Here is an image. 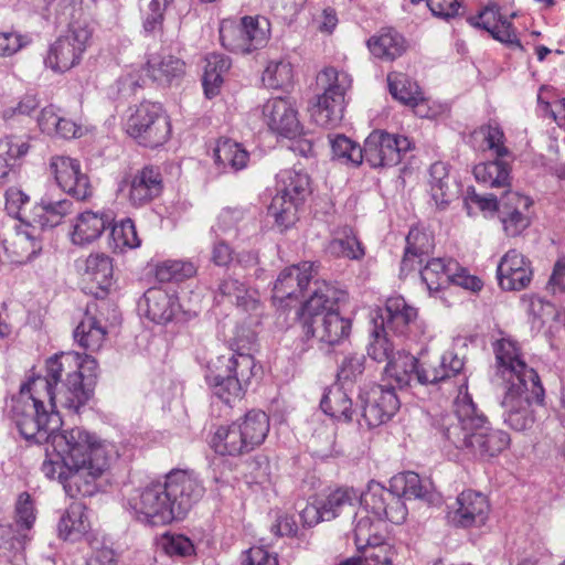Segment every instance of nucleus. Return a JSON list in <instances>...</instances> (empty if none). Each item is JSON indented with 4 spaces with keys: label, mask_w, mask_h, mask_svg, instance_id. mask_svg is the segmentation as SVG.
I'll return each mask as SVG.
<instances>
[{
    "label": "nucleus",
    "mask_w": 565,
    "mask_h": 565,
    "mask_svg": "<svg viewBox=\"0 0 565 565\" xmlns=\"http://www.w3.org/2000/svg\"><path fill=\"white\" fill-rule=\"evenodd\" d=\"M70 15L66 30L49 45L44 57V65L54 73L62 74L77 66L93 41L94 20L84 2L71 4Z\"/></svg>",
    "instance_id": "0eeeda50"
},
{
    "label": "nucleus",
    "mask_w": 565,
    "mask_h": 565,
    "mask_svg": "<svg viewBox=\"0 0 565 565\" xmlns=\"http://www.w3.org/2000/svg\"><path fill=\"white\" fill-rule=\"evenodd\" d=\"M361 503L380 521L394 524H402L408 513L399 493L375 481H371L366 491L361 494Z\"/></svg>",
    "instance_id": "f3484780"
},
{
    "label": "nucleus",
    "mask_w": 565,
    "mask_h": 565,
    "mask_svg": "<svg viewBox=\"0 0 565 565\" xmlns=\"http://www.w3.org/2000/svg\"><path fill=\"white\" fill-rule=\"evenodd\" d=\"M320 508L324 512L327 521L339 518L342 513L353 510L355 502L360 499L359 494L352 487H339L329 492L318 494Z\"/></svg>",
    "instance_id": "ea45409f"
},
{
    "label": "nucleus",
    "mask_w": 565,
    "mask_h": 565,
    "mask_svg": "<svg viewBox=\"0 0 565 565\" xmlns=\"http://www.w3.org/2000/svg\"><path fill=\"white\" fill-rule=\"evenodd\" d=\"M435 247L434 236L420 228L414 226L406 236V246L401 262V273L408 274L414 271L417 265L423 263V257L429 255Z\"/></svg>",
    "instance_id": "2f4dec72"
},
{
    "label": "nucleus",
    "mask_w": 565,
    "mask_h": 565,
    "mask_svg": "<svg viewBox=\"0 0 565 565\" xmlns=\"http://www.w3.org/2000/svg\"><path fill=\"white\" fill-rule=\"evenodd\" d=\"M50 169L60 188L78 201H87L94 189L87 174L82 172L78 160L66 156H54Z\"/></svg>",
    "instance_id": "6ab92c4d"
},
{
    "label": "nucleus",
    "mask_w": 565,
    "mask_h": 565,
    "mask_svg": "<svg viewBox=\"0 0 565 565\" xmlns=\"http://www.w3.org/2000/svg\"><path fill=\"white\" fill-rule=\"evenodd\" d=\"M411 356H405L403 361H392L386 363L385 377L388 381L387 386L394 383L397 387L402 388L411 384L415 377V371L406 365Z\"/></svg>",
    "instance_id": "774afa93"
},
{
    "label": "nucleus",
    "mask_w": 565,
    "mask_h": 565,
    "mask_svg": "<svg viewBox=\"0 0 565 565\" xmlns=\"http://www.w3.org/2000/svg\"><path fill=\"white\" fill-rule=\"evenodd\" d=\"M107 331L88 307L74 331V339L83 349L97 352L106 341Z\"/></svg>",
    "instance_id": "4c0bfd02"
},
{
    "label": "nucleus",
    "mask_w": 565,
    "mask_h": 565,
    "mask_svg": "<svg viewBox=\"0 0 565 565\" xmlns=\"http://www.w3.org/2000/svg\"><path fill=\"white\" fill-rule=\"evenodd\" d=\"M316 274V265L301 262L284 268L273 288V301L282 306L285 300L297 298L308 287Z\"/></svg>",
    "instance_id": "b1692460"
},
{
    "label": "nucleus",
    "mask_w": 565,
    "mask_h": 565,
    "mask_svg": "<svg viewBox=\"0 0 565 565\" xmlns=\"http://www.w3.org/2000/svg\"><path fill=\"white\" fill-rule=\"evenodd\" d=\"M382 319L384 330L406 335L416 324L417 309L409 306L403 297H391L386 300L385 313Z\"/></svg>",
    "instance_id": "7c9ffc66"
},
{
    "label": "nucleus",
    "mask_w": 565,
    "mask_h": 565,
    "mask_svg": "<svg viewBox=\"0 0 565 565\" xmlns=\"http://www.w3.org/2000/svg\"><path fill=\"white\" fill-rule=\"evenodd\" d=\"M391 487L406 499H416L424 497V487L418 473L407 471L402 475L395 476L392 479Z\"/></svg>",
    "instance_id": "680f3d73"
},
{
    "label": "nucleus",
    "mask_w": 565,
    "mask_h": 565,
    "mask_svg": "<svg viewBox=\"0 0 565 565\" xmlns=\"http://www.w3.org/2000/svg\"><path fill=\"white\" fill-rule=\"evenodd\" d=\"M111 247L114 252L124 253L140 246L136 225L131 218H125L111 227Z\"/></svg>",
    "instance_id": "5fc2aeb1"
},
{
    "label": "nucleus",
    "mask_w": 565,
    "mask_h": 565,
    "mask_svg": "<svg viewBox=\"0 0 565 565\" xmlns=\"http://www.w3.org/2000/svg\"><path fill=\"white\" fill-rule=\"evenodd\" d=\"M98 363L95 358L75 351L61 352L45 362V375H32L28 381L42 380L47 384V394L52 386L81 380H96Z\"/></svg>",
    "instance_id": "4468645a"
},
{
    "label": "nucleus",
    "mask_w": 565,
    "mask_h": 565,
    "mask_svg": "<svg viewBox=\"0 0 565 565\" xmlns=\"http://www.w3.org/2000/svg\"><path fill=\"white\" fill-rule=\"evenodd\" d=\"M58 536L64 541L77 542L84 539L90 530L87 509L82 502H73L60 519Z\"/></svg>",
    "instance_id": "f704fd0d"
},
{
    "label": "nucleus",
    "mask_w": 565,
    "mask_h": 565,
    "mask_svg": "<svg viewBox=\"0 0 565 565\" xmlns=\"http://www.w3.org/2000/svg\"><path fill=\"white\" fill-rule=\"evenodd\" d=\"M49 440L55 454L53 459L62 465H84L97 458H111V446L83 427L53 430Z\"/></svg>",
    "instance_id": "6e6552de"
},
{
    "label": "nucleus",
    "mask_w": 565,
    "mask_h": 565,
    "mask_svg": "<svg viewBox=\"0 0 565 565\" xmlns=\"http://www.w3.org/2000/svg\"><path fill=\"white\" fill-rule=\"evenodd\" d=\"M215 454L223 457H241L249 454L235 420L220 425L210 440Z\"/></svg>",
    "instance_id": "c9c22d12"
},
{
    "label": "nucleus",
    "mask_w": 565,
    "mask_h": 565,
    "mask_svg": "<svg viewBox=\"0 0 565 565\" xmlns=\"http://www.w3.org/2000/svg\"><path fill=\"white\" fill-rule=\"evenodd\" d=\"M95 380H81L72 383H62L50 388V397L44 398L49 408L53 412L55 419H58V426L62 424L61 412L65 415H79L90 399L92 385Z\"/></svg>",
    "instance_id": "a211bd4d"
},
{
    "label": "nucleus",
    "mask_w": 565,
    "mask_h": 565,
    "mask_svg": "<svg viewBox=\"0 0 565 565\" xmlns=\"http://www.w3.org/2000/svg\"><path fill=\"white\" fill-rule=\"evenodd\" d=\"M367 355L376 362H392L394 345L388 340L386 330H374L373 340L367 347Z\"/></svg>",
    "instance_id": "69168bd1"
},
{
    "label": "nucleus",
    "mask_w": 565,
    "mask_h": 565,
    "mask_svg": "<svg viewBox=\"0 0 565 565\" xmlns=\"http://www.w3.org/2000/svg\"><path fill=\"white\" fill-rule=\"evenodd\" d=\"M139 308L147 319L163 326L172 322L182 309L178 295L161 287L147 289L139 302Z\"/></svg>",
    "instance_id": "bb28decb"
},
{
    "label": "nucleus",
    "mask_w": 565,
    "mask_h": 565,
    "mask_svg": "<svg viewBox=\"0 0 565 565\" xmlns=\"http://www.w3.org/2000/svg\"><path fill=\"white\" fill-rule=\"evenodd\" d=\"M415 371V377L419 384L447 383L452 381L457 388V397L468 392V379L462 373L463 360L451 351L441 356H430L420 353L418 358L411 356L406 363Z\"/></svg>",
    "instance_id": "f8f14e48"
},
{
    "label": "nucleus",
    "mask_w": 565,
    "mask_h": 565,
    "mask_svg": "<svg viewBox=\"0 0 565 565\" xmlns=\"http://www.w3.org/2000/svg\"><path fill=\"white\" fill-rule=\"evenodd\" d=\"M475 136H480L486 149L492 151L497 158L511 156L510 149L505 146V136L498 124H488L475 130Z\"/></svg>",
    "instance_id": "13d9d810"
},
{
    "label": "nucleus",
    "mask_w": 565,
    "mask_h": 565,
    "mask_svg": "<svg viewBox=\"0 0 565 565\" xmlns=\"http://www.w3.org/2000/svg\"><path fill=\"white\" fill-rule=\"evenodd\" d=\"M318 81L324 86V89H332L333 94L339 93L343 97L352 84L348 73L340 72L333 66L324 67L320 72Z\"/></svg>",
    "instance_id": "0e129e2a"
},
{
    "label": "nucleus",
    "mask_w": 565,
    "mask_h": 565,
    "mask_svg": "<svg viewBox=\"0 0 565 565\" xmlns=\"http://www.w3.org/2000/svg\"><path fill=\"white\" fill-rule=\"evenodd\" d=\"M73 203L68 200L45 201L42 200L30 212L28 224L36 225L41 228L55 227L60 225L63 218L71 213Z\"/></svg>",
    "instance_id": "79ce46f5"
},
{
    "label": "nucleus",
    "mask_w": 565,
    "mask_h": 565,
    "mask_svg": "<svg viewBox=\"0 0 565 565\" xmlns=\"http://www.w3.org/2000/svg\"><path fill=\"white\" fill-rule=\"evenodd\" d=\"M77 268L85 292L96 298H104L108 294L114 273L111 257L104 253H92L77 262Z\"/></svg>",
    "instance_id": "aec40b11"
},
{
    "label": "nucleus",
    "mask_w": 565,
    "mask_h": 565,
    "mask_svg": "<svg viewBox=\"0 0 565 565\" xmlns=\"http://www.w3.org/2000/svg\"><path fill=\"white\" fill-rule=\"evenodd\" d=\"M533 278L531 260L515 248L509 249L497 266L498 285L505 291H520L529 287Z\"/></svg>",
    "instance_id": "4be33fe9"
},
{
    "label": "nucleus",
    "mask_w": 565,
    "mask_h": 565,
    "mask_svg": "<svg viewBox=\"0 0 565 565\" xmlns=\"http://www.w3.org/2000/svg\"><path fill=\"white\" fill-rule=\"evenodd\" d=\"M382 522L379 519L373 521L370 516H362L356 521L354 526V544L358 551L373 543L382 542V539L385 537Z\"/></svg>",
    "instance_id": "4d7b16f0"
},
{
    "label": "nucleus",
    "mask_w": 565,
    "mask_h": 565,
    "mask_svg": "<svg viewBox=\"0 0 565 565\" xmlns=\"http://www.w3.org/2000/svg\"><path fill=\"white\" fill-rule=\"evenodd\" d=\"M363 565H392L394 546L385 537L359 551Z\"/></svg>",
    "instance_id": "bf43d9fd"
},
{
    "label": "nucleus",
    "mask_w": 565,
    "mask_h": 565,
    "mask_svg": "<svg viewBox=\"0 0 565 565\" xmlns=\"http://www.w3.org/2000/svg\"><path fill=\"white\" fill-rule=\"evenodd\" d=\"M482 162L473 168L476 180L489 188L503 189L507 193L511 188V166L503 160Z\"/></svg>",
    "instance_id": "a19ab883"
},
{
    "label": "nucleus",
    "mask_w": 565,
    "mask_h": 565,
    "mask_svg": "<svg viewBox=\"0 0 565 565\" xmlns=\"http://www.w3.org/2000/svg\"><path fill=\"white\" fill-rule=\"evenodd\" d=\"M320 407L324 414L334 419L348 423L353 418L352 401L340 385L334 384L327 388Z\"/></svg>",
    "instance_id": "de8ad7c7"
},
{
    "label": "nucleus",
    "mask_w": 565,
    "mask_h": 565,
    "mask_svg": "<svg viewBox=\"0 0 565 565\" xmlns=\"http://www.w3.org/2000/svg\"><path fill=\"white\" fill-rule=\"evenodd\" d=\"M259 370L252 354L232 349L206 363L204 381L214 397L233 407L244 399Z\"/></svg>",
    "instance_id": "39448f33"
},
{
    "label": "nucleus",
    "mask_w": 565,
    "mask_h": 565,
    "mask_svg": "<svg viewBox=\"0 0 565 565\" xmlns=\"http://www.w3.org/2000/svg\"><path fill=\"white\" fill-rule=\"evenodd\" d=\"M262 81L271 89L289 87L294 81L292 64L284 58L270 61L263 72Z\"/></svg>",
    "instance_id": "864d4df0"
},
{
    "label": "nucleus",
    "mask_w": 565,
    "mask_h": 565,
    "mask_svg": "<svg viewBox=\"0 0 565 565\" xmlns=\"http://www.w3.org/2000/svg\"><path fill=\"white\" fill-rule=\"evenodd\" d=\"M204 491L202 483L191 473L173 470L163 481L136 490L129 497L128 505L138 521L162 526L183 520Z\"/></svg>",
    "instance_id": "f257e3e1"
},
{
    "label": "nucleus",
    "mask_w": 565,
    "mask_h": 565,
    "mask_svg": "<svg viewBox=\"0 0 565 565\" xmlns=\"http://www.w3.org/2000/svg\"><path fill=\"white\" fill-rule=\"evenodd\" d=\"M429 191L436 205L445 206L452 198L449 185V170L445 162L436 161L429 168Z\"/></svg>",
    "instance_id": "3c124183"
},
{
    "label": "nucleus",
    "mask_w": 565,
    "mask_h": 565,
    "mask_svg": "<svg viewBox=\"0 0 565 565\" xmlns=\"http://www.w3.org/2000/svg\"><path fill=\"white\" fill-rule=\"evenodd\" d=\"M262 118L273 134L287 139H294L302 131L298 111L287 98H269L262 107Z\"/></svg>",
    "instance_id": "412c9836"
},
{
    "label": "nucleus",
    "mask_w": 565,
    "mask_h": 565,
    "mask_svg": "<svg viewBox=\"0 0 565 565\" xmlns=\"http://www.w3.org/2000/svg\"><path fill=\"white\" fill-rule=\"evenodd\" d=\"M30 198L19 188L12 186L6 191V211L8 214L23 223H29L28 206Z\"/></svg>",
    "instance_id": "052dcab7"
},
{
    "label": "nucleus",
    "mask_w": 565,
    "mask_h": 565,
    "mask_svg": "<svg viewBox=\"0 0 565 565\" xmlns=\"http://www.w3.org/2000/svg\"><path fill=\"white\" fill-rule=\"evenodd\" d=\"M46 388L47 384L42 380L26 381L20 386L18 395L11 398V419L24 439L36 444L47 441L58 426V419H55L44 401L50 397Z\"/></svg>",
    "instance_id": "423d86ee"
},
{
    "label": "nucleus",
    "mask_w": 565,
    "mask_h": 565,
    "mask_svg": "<svg viewBox=\"0 0 565 565\" xmlns=\"http://www.w3.org/2000/svg\"><path fill=\"white\" fill-rule=\"evenodd\" d=\"M467 21L471 26L487 31L492 39L522 49L512 22L501 14L498 4L486 6L477 14L470 15Z\"/></svg>",
    "instance_id": "cd10ccee"
},
{
    "label": "nucleus",
    "mask_w": 565,
    "mask_h": 565,
    "mask_svg": "<svg viewBox=\"0 0 565 565\" xmlns=\"http://www.w3.org/2000/svg\"><path fill=\"white\" fill-rule=\"evenodd\" d=\"M411 149L412 142L407 137L374 130L364 140L363 161L371 168L394 167Z\"/></svg>",
    "instance_id": "2eb2a0df"
},
{
    "label": "nucleus",
    "mask_w": 565,
    "mask_h": 565,
    "mask_svg": "<svg viewBox=\"0 0 565 565\" xmlns=\"http://www.w3.org/2000/svg\"><path fill=\"white\" fill-rule=\"evenodd\" d=\"M41 249V244L26 232H15L4 239V250L12 263L23 264Z\"/></svg>",
    "instance_id": "09e8293b"
},
{
    "label": "nucleus",
    "mask_w": 565,
    "mask_h": 565,
    "mask_svg": "<svg viewBox=\"0 0 565 565\" xmlns=\"http://www.w3.org/2000/svg\"><path fill=\"white\" fill-rule=\"evenodd\" d=\"M38 124L42 132L63 139L79 138L83 128L73 119L62 115L61 108L55 105L45 106L39 117Z\"/></svg>",
    "instance_id": "72a5a7b5"
},
{
    "label": "nucleus",
    "mask_w": 565,
    "mask_h": 565,
    "mask_svg": "<svg viewBox=\"0 0 565 565\" xmlns=\"http://www.w3.org/2000/svg\"><path fill=\"white\" fill-rule=\"evenodd\" d=\"M457 270L458 263L451 258H431L420 269V278L429 294H434L451 284L452 275Z\"/></svg>",
    "instance_id": "e433bc0d"
},
{
    "label": "nucleus",
    "mask_w": 565,
    "mask_h": 565,
    "mask_svg": "<svg viewBox=\"0 0 565 565\" xmlns=\"http://www.w3.org/2000/svg\"><path fill=\"white\" fill-rule=\"evenodd\" d=\"M111 222L113 218L105 212L84 211L73 221L71 242L77 246L92 244L102 236Z\"/></svg>",
    "instance_id": "c756f323"
},
{
    "label": "nucleus",
    "mask_w": 565,
    "mask_h": 565,
    "mask_svg": "<svg viewBox=\"0 0 565 565\" xmlns=\"http://www.w3.org/2000/svg\"><path fill=\"white\" fill-rule=\"evenodd\" d=\"M363 406L359 424L367 428L387 423L398 412L401 401L393 386L375 384L361 395Z\"/></svg>",
    "instance_id": "dca6fc26"
},
{
    "label": "nucleus",
    "mask_w": 565,
    "mask_h": 565,
    "mask_svg": "<svg viewBox=\"0 0 565 565\" xmlns=\"http://www.w3.org/2000/svg\"><path fill=\"white\" fill-rule=\"evenodd\" d=\"M213 154L215 164L234 171L244 169L249 160L248 151L241 143L228 138L217 140Z\"/></svg>",
    "instance_id": "49530a36"
},
{
    "label": "nucleus",
    "mask_w": 565,
    "mask_h": 565,
    "mask_svg": "<svg viewBox=\"0 0 565 565\" xmlns=\"http://www.w3.org/2000/svg\"><path fill=\"white\" fill-rule=\"evenodd\" d=\"M146 76L159 86L178 85L186 74L185 62L171 53L147 54L142 66Z\"/></svg>",
    "instance_id": "a878e982"
},
{
    "label": "nucleus",
    "mask_w": 565,
    "mask_h": 565,
    "mask_svg": "<svg viewBox=\"0 0 565 565\" xmlns=\"http://www.w3.org/2000/svg\"><path fill=\"white\" fill-rule=\"evenodd\" d=\"M452 521L461 527L481 526L486 523L490 512L488 498L475 490H465L456 501Z\"/></svg>",
    "instance_id": "c85d7f7f"
},
{
    "label": "nucleus",
    "mask_w": 565,
    "mask_h": 565,
    "mask_svg": "<svg viewBox=\"0 0 565 565\" xmlns=\"http://www.w3.org/2000/svg\"><path fill=\"white\" fill-rule=\"evenodd\" d=\"M533 200L519 192L508 191L499 210L503 232L509 237L521 235L531 225Z\"/></svg>",
    "instance_id": "393cba45"
},
{
    "label": "nucleus",
    "mask_w": 565,
    "mask_h": 565,
    "mask_svg": "<svg viewBox=\"0 0 565 565\" xmlns=\"http://www.w3.org/2000/svg\"><path fill=\"white\" fill-rule=\"evenodd\" d=\"M370 52L377 58L393 61L405 51L404 38L392 29H384L367 40Z\"/></svg>",
    "instance_id": "a18cd8bd"
},
{
    "label": "nucleus",
    "mask_w": 565,
    "mask_h": 565,
    "mask_svg": "<svg viewBox=\"0 0 565 565\" xmlns=\"http://www.w3.org/2000/svg\"><path fill=\"white\" fill-rule=\"evenodd\" d=\"M327 252L335 258L351 260H360L365 255V248L351 226H343L335 231L327 245Z\"/></svg>",
    "instance_id": "58836bf2"
},
{
    "label": "nucleus",
    "mask_w": 565,
    "mask_h": 565,
    "mask_svg": "<svg viewBox=\"0 0 565 565\" xmlns=\"http://www.w3.org/2000/svg\"><path fill=\"white\" fill-rule=\"evenodd\" d=\"M35 519V509L31 495L28 492L20 493L15 503L14 524L29 534Z\"/></svg>",
    "instance_id": "338daca9"
},
{
    "label": "nucleus",
    "mask_w": 565,
    "mask_h": 565,
    "mask_svg": "<svg viewBox=\"0 0 565 565\" xmlns=\"http://www.w3.org/2000/svg\"><path fill=\"white\" fill-rule=\"evenodd\" d=\"M218 31L222 46L239 54L259 50L266 46L270 39V23L260 15H245L239 20L224 19Z\"/></svg>",
    "instance_id": "ddd939ff"
},
{
    "label": "nucleus",
    "mask_w": 565,
    "mask_h": 565,
    "mask_svg": "<svg viewBox=\"0 0 565 565\" xmlns=\"http://www.w3.org/2000/svg\"><path fill=\"white\" fill-rule=\"evenodd\" d=\"M387 85L393 98L406 106L416 107L425 100L419 85L404 73H388Z\"/></svg>",
    "instance_id": "c03bdc74"
},
{
    "label": "nucleus",
    "mask_w": 565,
    "mask_h": 565,
    "mask_svg": "<svg viewBox=\"0 0 565 565\" xmlns=\"http://www.w3.org/2000/svg\"><path fill=\"white\" fill-rule=\"evenodd\" d=\"M30 535L15 524H0V548L8 552H23Z\"/></svg>",
    "instance_id": "e2e57ef3"
},
{
    "label": "nucleus",
    "mask_w": 565,
    "mask_h": 565,
    "mask_svg": "<svg viewBox=\"0 0 565 565\" xmlns=\"http://www.w3.org/2000/svg\"><path fill=\"white\" fill-rule=\"evenodd\" d=\"M343 102L344 97L341 94L324 89L311 108L313 120L321 127L334 126L342 118Z\"/></svg>",
    "instance_id": "37998d69"
},
{
    "label": "nucleus",
    "mask_w": 565,
    "mask_h": 565,
    "mask_svg": "<svg viewBox=\"0 0 565 565\" xmlns=\"http://www.w3.org/2000/svg\"><path fill=\"white\" fill-rule=\"evenodd\" d=\"M249 452L262 446L270 430L269 416L260 409H250L235 419Z\"/></svg>",
    "instance_id": "473e14b6"
},
{
    "label": "nucleus",
    "mask_w": 565,
    "mask_h": 565,
    "mask_svg": "<svg viewBox=\"0 0 565 565\" xmlns=\"http://www.w3.org/2000/svg\"><path fill=\"white\" fill-rule=\"evenodd\" d=\"M126 131L138 145L154 149L170 139L172 127L162 104L143 100L128 117Z\"/></svg>",
    "instance_id": "9b49d317"
},
{
    "label": "nucleus",
    "mask_w": 565,
    "mask_h": 565,
    "mask_svg": "<svg viewBox=\"0 0 565 565\" xmlns=\"http://www.w3.org/2000/svg\"><path fill=\"white\" fill-rule=\"evenodd\" d=\"M437 427L445 440L482 459L492 458L510 445V436L494 429L469 393L456 398L454 411L440 416Z\"/></svg>",
    "instance_id": "7ed1b4c3"
},
{
    "label": "nucleus",
    "mask_w": 565,
    "mask_h": 565,
    "mask_svg": "<svg viewBox=\"0 0 565 565\" xmlns=\"http://www.w3.org/2000/svg\"><path fill=\"white\" fill-rule=\"evenodd\" d=\"M196 271L198 268L192 262L168 259L156 265L154 276L160 282L182 281L193 277Z\"/></svg>",
    "instance_id": "603ef678"
},
{
    "label": "nucleus",
    "mask_w": 565,
    "mask_h": 565,
    "mask_svg": "<svg viewBox=\"0 0 565 565\" xmlns=\"http://www.w3.org/2000/svg\"><path fill=\"white\" fill-rule=\"evenodd\" d=\"M311 179L301 170L285 169L276 175V194L268 207L278 226L288 228L298 218V211L311 194Z\"/></svg>",
    "instance_id": "9d476101"
},
{
    "label": "nucleus",
    "mask_w": 565,
    "mask_h": 565,
    "mask_svg": "<svg viewBox=\"0 0 565 565\" xmlns=\"http://www.w3.org/2000/svg\"><path fill=\"white\" fill-rule=\"evenodd\" d=\"M332 158L341 163L359 167L363 162V147L344 135L331 139Z\"/></svg>",
    "instance_id": "6e6d98bb"
},
{
    "label": "nucleus",
    "mask_w": 565,
    "mask_h": 565,
    "mask_svg": "<svg viewBox=\"0 0 565 565\" xmlns=\"http://www.w3.org/2000/svg\"><path fill=\"white\" fill-rule=\"evenodd\" d=\"M110 460L97 458L84 465H62L54 460L46 449V458L41 471L50 480H58L65 493L74 499L94 495L98 490L97 481L109 468Z\"/></svg>",
    "instance_id": "1a4fd4ad"
},
{
    "label": "nucleus",
    "mask_w": 565,
    "mask_h": 565,
    "mask_svg": "<svg viewBox=\"0 0 565 565\" xmlns=\"http://www.w3.org/2000/svg\"><path fill=\"white\" fill-rule=\"evenodd\" d=\"M127 199L134 207H142L161 195L164 184L161 169L158 166L147 164L137 170L126 181Z\"/></svg>",
    "instance_id": "5701e85b"
},
{
    "label": "nucleus",
    "mask_w": 565,
    "mask_h": 565,
    "mask_svg": "<svg viewBox=\"0 0 565 565\" xmlns=\"http://www.w3.org/2000/svg\"><path fill=\"white\" fill-rule=\"evenodd\" d=\"M493 350L498 372L508 383L501 402L505 423L518 431L525 430L534 423L530 406L543 403L544 387L537 372L525 363L514 340L502 338L494 343Z\"/></svg>",
    "instance_id": "f03ea898"
},
{
    "label": "nucleus",
    "mask_w": 565,
    "mask_h": 565,
    "mask_svg": "<svg viewBox=\"0 0 565 565\" xmlns=\"http://www.w3.org/2000/svg\"><path fill=\"white\" fill-rule=\"evenodd\" d=\"M345 292L326 280L316 281L310 296L300 305L297 319L307 339L334 347L349 339L352 321L341 316L339 302Z\"/></svg>",
    "instance_id": "20e7f679"
},
{
    "label": "nucleus",
    "mask_w": 565,
    "mask_h": 565,
    "mask_svg": "<svg viewBox=\"0 0 565 565\" xmlns=\"http://www.w3.org/2000/svg\"><path fill=\"white\" fill-rule=\"evenodd\" d=\"M231 67V60L223 55L213 53L206 58L203 74V87L207 98L216 96L223 84V76Z\"/></svg>",
    "instance_id": "8fccbe9b"
}]
</instances>
